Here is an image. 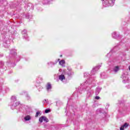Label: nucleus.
Wrapping results in <instances>:
<instances>
[{
	"mask_svg": "<svg viewBox=\"0 0 130 130\" xmlns=\"http://www.w3.org/2000/svg\"><path fill=\"white\" fill-rule=\"evenodd\" d=\"M100 68H101V66L100 65L94 67L91 71V74H89L88 73H84V78L89 77V79H87L78 88V93L79 94H82L83 92L87 91V98H90L92 97V95L94 94V90H92L91 89V86H89V85H91V83L95 84V83H94V81H95V77L93 76L96 74V72L97 71H98V70L100 69Z\"/></svg>",
	"mask_w": 130,
	"mask_h": 130,
	"instance_id": "f257e3e1",
	"label": "nucleus"
},
{
	"mask_svg": "<svg viewBox=\"0 0 130 130\" xmlns=\"http://www.w3.org/2000/svg\"><path fill=\"white\" fill-rule=\"evenodd\" d=\"M16 101L17 98L16 96H12L11 97V102L10 104L11 109H12V110H14V109H17V113H19V112H23V110L24 109L23 105H21L20 102Z\"/></svg>",
	"mask_w": 130,
	"mask_h": 130,
	"instance_id": "f03ea898",
	"label": "nucleus"
},
{
	"mask_svg": "<svg viewBox=\"0 0 130 130\" xmlns=\"http://www.w3.org/2000/svg\"><path fill=\"white\" fill-rule=\"evenodd\" d=\"M17 55V52L15 49H12L10 50V54L8 57L9 60L7 61V63H11L12 67H15L16 60L19 61L20 60V57H16Z\"/></svg>",
	"mask_w": 130,
	"mask_h": 130,
	"instance_id": "7ed1b4c3",
	"label": "nucleus"
},
{
	"mask_svg": "<svg viewBox=\"0 0 130 130\" xmlns=\"http://www.w3.org/2000/svg\"><path fill=\"white\" fill-rule=\"evenodd\" d=\"M126 110H127V108L124 105L123 102H120V107L119 109V113L121 115H124L126 113Z\"/></svg>",
	"mask_w": 130,
	"mask_h": 130,
	"instance_id": "20e7f679",
	"label": "nucleus"
},
{
	"mask_svg": "<svg viewBox=\"0 0 130 130\" xmlns=\"http://www.w3.org/2000/svg\"><path fill=\"white\" fill-rule=\"evenodd\" d=\"M114 3H115V0H103V5L104 7H109L113 6L114 5Z\"/></svg>",
	"mask_w": 130,
	"mask_h": 130,
	"instance_id": "39448f33",
	"label": "nucleus"
},
{
	"mask_svg": "<svg viewBox=\"0 0 130 130\" xmlns=\"http://www.w3.org/2000/svg\"><path fill=\"white\" fill-rule=\"evenodd\" d=\"M121 42L118 45L115 46L113 49H112L109 53H108L107 56H110L111 55V53H113V52H116L117 51V50H119V48H120V45H121Z\"/></svg>",
	"mask_w": 130,
	"mask_h": 130,
	"instance_id": "423d86ee",
	"label": "nucleus"
},
{
	"mask_svg": "<svg viewBox=\"0 0 130 130\" xmlns=\"http://www.w3.org/2000/svg\"><path fill=\"white\" fill-rule=\"evenodd\" d=\"M3 45L5 48H9L10 46V41L9 37H5V38L3 40Z\"/></svg>",
	"mask_w": 130,
	"mask_h": 130,
	"instance_id": "0eeeda50",
	"label": "nucleus"
},
{
	"mask_svg": "<svg viewBox=\"0 0 130 130\" xmlns=\"http://www.w3.org/2000/svg\"><path fill=\"white\" fill-rule=\"evenodd\" d=\"M121 78L122 79L123 81L122 82L124 84H125V83H128L129 80H128V75H127V73H123Z\"/></svg>",
	"mask_w": 130,
	"mask_h": 130,
	"instance_id": "6e6552de",
	"label": "nucleus"
},
{
	"mask_svg": "<svg viewBox=\"0 0 130 130\" xmlns=\"http://www.w3.org/2000/svg\"><path fill=\"white\" fill-rule=\"evenodd\" d=\"M21 34L22 35L23 39L26 40V41H29V37H28V35L27 34V30L23 29L21 31Z\"/></svg>",
	"mask_w": 130,
	"mask_h": 130,
	"instance_id": "1a4fd4ad",
	"label": "nucleus"
},
{
	"mask_svg": "<svg viewBox=\"0 0 130 130\" xmlns=\"http://www.w3.org/2000/svg\"><path fill=\"white\" fill-rule=\"evenodd\" d=\"M39 121L40 122V123H42L43 121H45V122H48L49 121V120L47 119V118L44 116H42L39 119Z\"/></svg>",
	"mask_w": 130,
	"mask_h": 130,
	"instance_id": "9d476101",
	"label": "nucleus"
},
{
	"mask_svg": "<svg viewBox=\"0 0 130 130\" xmlns=\"http://www.w3.org/2000/svg\"><path fill=\"white\" fill-rule=\"evenodd\" d=\"M74 74V72L72 71L71 70H65L63 71V74L65 76H67V77L69 78V77H71V76H72Z\"/></svg>",
	"mask_w": 130,
	"mask_h": 130,
	"instance_id": "9b49d317",
	"label": "nucleus"
},
{
	"mask_svg": "<svg viewBox=\"0 0 130 130\" xmlns=\"http://www.w3.org/2000/svg\"><path fill=\"white\" fill-rule=\"evenodd\" d=\"M46 88L48 92H50V91H51V89H52V86H51V84L48 82L46 85Z\"/></svg>",
	"mask_w": 130,
	"mask_h": 130,
	"instance_id": "f8f14e48",
	"label": "nucleus"
},
{
	"mask_svg": "<svg viewBox=\"0 0 130 130\" xmlns=\"http://www.w3.org/2000/svg\"><path fill=\"white\" fill-rule=\"evenodd\" d=\"M112 36L113 37V38H114V39H117V38H121V37H120V36H119V34H117V32H114L112 35Z\"/></svg>",
	"mask_w": 130,
	"mask_h": 130,
	"instance_id": "ddd939ff",
	"label": "nucleus"
},
{
	"mask_svg": "<svg viewBox=\"0 0 130 130\" xmlns=\"http://www.w3.org/2000/svg\"><path fill=\"white\" fill-rule=\"evenodd\" d=\"M25 121H29L32 119V117L30 115H27L24 117Z\"/></svg>",
	"mask_w": 130,
	"mask_h": 130,
	"instance_id": "4468645a",
	"label": "nucleus"
},
{
	"mask_svg": "<svg viewBox=\"0 0 130 130\" xmlns=\"http://www.w3.org/2000/svg\"><path fill=\"white\" fill-rule=\"evenodd\" d=\"M128 126L127 123H125L123 125L120 127V130H124V128H126Z\"/></svg>",
	"mask_w": 130,
	"mask_h": 130,
	"instance_id": "2eb2a0df",
	"label": "nucleus"
},
{
	"mask_svg": "<svg viewBox=\"0 0 130 130\" xmlns=\"http://www.w3.org/2000/svg\"><path fill=\"white\" fill-rule=\"evenodd\" d=\"M27 9H28V10H34V6H33V4L31 3H28L27 4Z\"/></svg>",
	"mask_w": 130,
	"mask_h": 130,
	"instance_id": "dca6fc26",
	"label": "nucleus"
},
{
	"mask_svg": "<svg viewBox=\"0 0 130 130\" xmlns=\"http://www.w3.org/2000/svg\"><path fill=\"white\" fill-rule=\"evenodd\" d=\"M102 88L101 87H97L95 92V95H99V93H100V91H101L102 90Z\"/></svg>",
	"mask_w": 130,
	"mask_h": 130,
	"instance_id": "f3484780",
	"label": "nucleus"
},
{
	"mask_svg": "<svg viewBox=\"0 0 130 130\" xmlns=\"http://www.w3.org/2000/svg\"><path fill=\"white\" fill-rule=\"evenodd\" d=\"M50 2H52V0H44L43 1V5H49Z\"/></svg>",
	"mask_w": 130,
	"mask_h": 130,
	"instance_id": "a211bd4d",
	"label": "nucleus"
},
{
	"mask_svg": "<svg viewBox=\"0 0 130 130\" xmlns=\"http://www.w3.org/2000/svg\"><path fill=\"white\" fill-rule=\"evenodd\" d=\"M42 80H43L42 78L39 76L37 80V84H41V82H42Z\"/></svg>",
	"mask_w": 130,
	"mask_h": 130,
	"instance_id": "6ab92c4d",
	"label": "nucleus"
},
{
	"mask_svg": "<svg viewBox=\"0 0 130 130\" xmlns=\"http://www.w3.org/2000/svg\"><path fill=\"white\" fill-rule=\"evenodd\" d=\"M59 80L60 81H63V80H66V77H64V75H60L59 76Z\"/></svg>",
	"mask_w": 130,
	"mask_h": 130,
	"instance_id": "aec40b11",
	"label": "nucleus"
},
{
	"mask_svg": "<svg viewBox=\"0 0 130 130\" xmlns=\"http://www.w3.org/2000/svg\"><path fill=\"white\" fill-rule=\"evenodd\" d=\"M59 63L60 66H62V67H65L64 64H66V61H64V60H61L59 62Z\"/></svg>",
	"mask_w": 130,
	"mask_h": 130,
	"instance_id": "412c9836",
	"label": "nucleus"
},
{
	"mask_svg": "<svg viewBox=\"0 0 130 130\" xmlns=\"http://www.w3.org/2000/svg\"><path fill=\"white\" fill-rule=\"evenodd\" d=\"M0 69H5V63L3 61H0Z\"/></svg>",
	"mask_w": 130,
	"mask_h": 130,
	"instance_id": "4be33fe9",
	"label": "nucleus"
},
{
	"mask_svg": "<svg viewBox=\"0 0 130 130\" xmlns=\"http://www.w3.org/2000/svg\"><path fill=\"white\" fill-rule=\"evenodd\" d=\"M118 71H119V67L116 66L113 68V72H114V73H117Z\"/></svg>",
	"mask_w": 130,
	"mask_h": 130,
	"instance_id": "5701e85b",
	"label": "nucleus"
},
{
	"mask_svg": "<svg viewBox=\"0 0 130 130\" xmlns=\"http://www.w3.org/2000/svg\"><path fill=\"white\" fill-rule=\"evenodd\" d=\"M47 64L48 66H50L51 68H52V67L54 66L55 63L53 62H48Z\"/></svg>",
	"mask_w": 130,
	"mask_h": 130,
	"instance_id": "b1692460",
	"label": "nucleus"
},
{
	"mask_svg": "<svg viewBox=\"0 0 130 130\" xmlns=\"http://www.w3.org/2000/svg\"><path fill=\"white\" fill-rule=\"evenodd\" d=\"M43 104H48V103H49L48 100H47V99L44 100L43 101Z\"/></svg>",
	"mask_w": 130,
	"mask_h": 130,
	"instance_id": "393cba45",
	"label": "nucleus"
},
{
	"mask_svg": "<svg viewBox=\"0 0 130 130\" xmlns=\"http://www.w3.org/2000/svg\"><path fill=\"white\" fill-rule=\"evenodd\" d=\"M39 114H41V113L40 111H38L36 113L35 117H38L39 116Z\"/></svg>",
	"mask_w": 130,
	"mask_h": 130,
	"instance_id": "a878e982",
	"label": "nucleus"
},
{
	"mask_svg": "<svg viewBox=\"0 0 130 130\" xmlns=\"http://www.w3.org/2000/svg\"><path fill=\"white\" fill-rule=\"evenodd\" d=\"M37 88H38V89L39 91H41L43 89L42 86H37Z\"/></svg>",
	"mask_w": 130,
	"mask_h": 130,
	"instance_id": "bb28decb",
	"label": "nucleus"
},
{
	"mask_svg": "<svg viewBox=\"0 0 130 130\" xmlns=\"http://www.w3.org/2000/svg\"><path fill=\"white\" fill-rule=\"evenodd\" d=\"M26 19H31V16L29 14H27L26 15Z\"/></svg>",
	"mask_w": 130,
	"mask_h": 130,
	"instance_id": "cd10ccee",
	"label": "nucleus"
},
{
	"mask_svg": "<svg viewBox=\"0 0 130 130\" xmlns=\"http://www.w3.org/2000/svg\"><path fill=\"white\" fill-rule=\"evenodd\" d=\"M49 112H50V110L49 109H47L45 110V113H49Z\"/></svg>",
	"mask_w": 130,
	"mask_h": 130,
	"instance_id": "c85d7f7f",
	"label": "nucleus"
},
{
	"mask_svg": "<svg viewBox=\"0 0 130 130\" xmlns=\"http://www.w3.org/2000/svg\"><path fill=\"white\" fill-rule=\"evenodd\" d=\"M26 97L27 100H30L31 98H30V96H29V95L26 94Z\"/></svg>",
	"mask_w": 130,
	"mask_h": 130,
	"instance_id": "c756f323",
	"label": "nucleus"
},
{
	"mask_svg": "<svg viewBox=\"0 0 130 130\" xmlns=\"http://www.w3.org/2000/svg\"><path fill=\"white\" fill-rule=\"evenodd\" d=\"M95 99L96 100H99V99H100V97L98 96H96L95 97Z\"/></svg>",
	"mask_w": 130,
	"mask_h": 130,
	"instance_id": "7c9ffc66",
	"label": "nucleus"
},
{
	"mask_svg": "<svg viewBox=\"0 0 130 130\" xmlns=\"http://www.w3.org/2000/svg\"><path fill=\"white\" fill-rule=\"evenodd\" d=\"M120 59V57H118L115 60H114V61H116L117 60H119Z\"/></svg>",
	"mask_w": 130,
	"mask_h": 130,
	"instance_id": "2f4dec72",
	"label": "nucleus"
},
{
	"mask_svg": "<svg viewBox=\"0 0 130 130\" xmlns=\"http://www.w3.org/2000/svg\"><path fill=\"white\" fill-rule=\"evenodd\" d=\"M37 10L39 11H42V9L41 8H37Z\"/></svg>",
	"mask_w": 130,
	"mask_h": 130,
	"instance_id": "473e14b6",
	"label": "nucleus"
},
{
	"mask_svg": "<svg viewBox=\"0 0 130 130\" xmlns=\"http://www.w3.org/2000/svg\"><path fill=\"white\" fill-rule=\"evenodd\" d=\"M102 75H104V73L101 74H100V77H101V78H102V79H104V77H102Z\"/></svg>",
	"mask_w": 130,
	"mask_h": 130,
	"instance_id": "72a5a7b5",
	"label": "nucleus"
},
{
	"mask_svg": "<svg viewBox=\"0 0 130 130\" xmlns=\"http://www.w3.org/2000/svg\"><path fill=\"white\" fill-rule=\"evenodd\" d=\"M0 82L2 83V84H3V83H4V79H0Z\"/></svg>",
	"mask_w": 130,
	"mask_h": 130,
	"instance_id": "f704fd0d",
	"label": "nucleus"
},
{
	"mask_svg": "<svg viewBox=\"0 0 130 130\" xmlns=\"http://www.w3.org/2000/svg\"><path fill=\"white\" fill-rule=\"evenodd\" d=\"M110 106L109 104H107L106 107V109H108V107Z\"/></svg>",
	"mask_w": 130,
	"mask_h": 130,
	"instance_id": "c9c22d12",
	"label": "nucleus"
},
{
	"mask_svg": "<svg viewBox=\"0 0 130 130\" xmlns=\"http://www.w3.org/2000/svg\"><path fill=\"white\" fill-rule=\"evenodd\" d=\"M74 96H76V95H77V91H75L74 94H73Z\"/></svg>",
	"mask_w": 130,
	"mask_h": 130,
	"instance_id": "e433bc0d",
	"label": "nucleus"
},
{
	"mask_svg": "<svg viewBox=\"0 0 130 130\" xmlns=\"http://www.w3.org/2000/svg\"><path fill=\"white\" fill-rule=\"evenodd\" d=\"M4 56V54H0V57H3Z\"/></svg>",
	"mask_w": 130,
	"mask_h": 130,
	"instance_id": "4c0bfd02",
	"label": "nucleus"
},
{
	"mask_svg": "<svg viewBox=\"0 0 130 130\" xmlns=\"http://www.w3.org/2000/svg\"><path fill=\"white\" fill-rule=\"evenodd\" d=\"M10 89L8 88H7L5 90V91H6V92H8V91H9Z\"/></svg>",
	"mask_w": 130,
	"mask_h": 130,
	"instance_id": "58836bf2",
	"label": "nucleus"
},
{
	"mask_svg": "<svg viewBox=\"0 0 130 130\" xmlns=\"http://www.w3.org/2000/svg\"><path fill=\"white\" fill-rule=\"evenodd\" d=\"M2 90H3V87H2V86H0V91H2Z\"/></svg>",
	"mask_w": 130,
	"mask_h": 130,
	"instance_id": "ea45409f",
	"label": "nucleus"
},
{
	"mask_svg": "<svg viewBox=\"0 0 130 130\" xmlns=\"http://www.w3.org/2000/svg\"><path fill=\"white\" fill-rule=\"evenodd\" d=\"M13 73V71H11L10 72H9V74H12Z\"/></svg>",
	"mask_w": 130,
	"mask_h": 130,
	"instance_id": "a19ab883",
	"label": "nucleus"
},
{
	"mask_svg": "<svg viewBox=\"0 0 130 130\" xmlns=\"http://www.w3.org/2000/svg\"><path fill=\"white\" fill-rule=\"evenodd\" d=\"M61 56H62V55H60V57H61Z\"/></svg>",
	"mask_w": 130,
	"mask_h": 130,
	"instance_id": "79ce46f5",
	"label": "nucleus"
},
{
	"mask_svg": "<svg viewBox=\"0 0 130 130\" xmlns=\"http://www.w3.org/2000/svg\"><path fill=\"white\" fill-rule=\"evenodd\" d=\"M109 64V66H110V64L109 63H108Z\"/></svg>",
	"mask_w": 130,
	"mask_h": 130,
	"instance_id": "37998d69",
	"label": "nucleus"
}]
</instances>
